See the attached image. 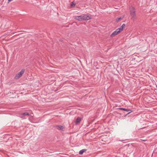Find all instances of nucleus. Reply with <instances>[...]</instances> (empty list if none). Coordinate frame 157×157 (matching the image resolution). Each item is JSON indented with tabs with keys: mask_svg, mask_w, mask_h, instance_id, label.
Instances as JSON below:
<instances>
[{
	"mask_svg": "<svg viewBox=\"0 0 157 157\" xmlns=\"http://www.w3.org/2000/svg\"><path fill=\"white\" fill-rule=\"evenodd\" d=\"M121 19V17H119V18H117V19H116V21H119Z\"/></svg>",
	"mask_w": 157,
	"mask_h": 157,
	"instance_id": "obj_14",
	"label": "nucleus"
},
{
	"mask_svg": "<svg viewBox=\"0 0 157 157\" xmlns=\"http://www.w3.org/2000/svg\"><path fill=\"white\" fill-rule=\"evenodd\" d=\"M120 32V30L117 29L116 31H114L110 35L111 37H113L117 35Z\"/></svg>",
	"mask_w": 157,
	"mask_h": 157,
	"instance_id": "obj_5",
	"label": "nucleus"
},
{
	"mask_svg": "<svg viewBox=\"0 0 157 157\" xmlns=\"http://www.w3.org/2000/svg\"><path fill=\"white\" fill-rule=\"evenodd\" d=\"M83 20H88L91 18V16L89 14L82 15Z\"/></svg>",
	"mask_w": 157,
	"mask_h": 157,
	"instance_id": "obj_3",
	"label": "nucleus"
},
{
	"mask_svg": "<svg viewBox=\"0 0 157 157\" xmlns=\"http://www.w3.org/2000/svg\"><path fill=\"white\" fill-rule=\"evenodd\" d=\"M29 114L28 113H23L22 115L21 116V117H22L23 116H25L26 115H29Z\"/></svg>",
	"mask_w": 157,
	"mask_h": 157,
	"instance_id": "obj_12",
	"label": "nucleus"
},
{
	"mask_svg": "<svg viewBox=\"0 0 157 157\" xmlns=\"http://www.w3.org/2000/svg\"><path fill=\"white\" fill-rule=\"evenodd\" d=\"M143 140V141H146V140Z\"/></svg>",
	"mask_w": 157,
	"mask_h": 157,
	"instance_id": "obj_16",
	"label": "nucleus"
},
{
	"mask_svg": "<svg viewBox=\"0 0 157 157\" xmlns=\"http://www.w3.org/2000/svg\"><path fill=\"white\" fill-rule=\"evenodd\" d=\"M125 24H124L122 25V26L120 28H118V29H119V30H120V32H121L124 29L125 27Z\"/></svg>",
	"mask_w": 157,
	"mask_h": 157,
	"instance_id": "obj_7",
	"label": "nucleus"
},
{
	"mask_svg": "<svg viewBox=\"0 0 157 157\" xmlns=\"http://www.w3.org/2000/svg\"><path fill=\"white\" fill-rule=\"evenodd\" d=\"M118 109H120V110H124V111H127V112L130 111L128 113V114L130 113H131L132 112V110H131L130 109H128L124 108H118Z\"/></svg>",
	"mask_w": 157,
	"mask_h": 157,
	"instance_id": "obj_6",
	"label": "nucleus"
},
{
	"mask_svg": "<svg viewBox=\"0 0 157 157\" xmlns=\"http://www.w3.org/2000/svg\"><path fill=\"white\" fill-rule=\"evenodd\" d=\"M25 72V69H22L21 71L18 74H17L15 76V78L18 79L20 78L22 75Z\"/></svg>",
	"mask_w": 157,
	"mask_h": 157,
	"instance_id": "obj_2",
	"label": "nucleus"
},
{
	"mask_svg": "<svg viewBox=\"0 0 157 157\" xmlns=\"http://www.w3.org/2000/svg\"><path fill=\"white\" fill-rule=\"evenodd\" d=\"M58 129L60 130H63L64 128V127L63 126H58Z\"/></svg>",
	"mask_w": 157,
	"mask_h": 157,
	"instance_id": "obj_11",
	"label": "nucleus"
},
{
	"mask_svg": "<svg viewBox=\"0 0 157 157\" xmlns=\"http://www.w3.org/2000/svg\"><path fill=\"white\" fill-rule=\"evenodd\" d=\"M125 24H124L122 25V26L120 28H118V29H119V30H120V32H121L124 29L125 27Z\"/></svg>",
	"mask_w": 157,
	"mask_h": 157,
	"instance_id": "obj_8",
	"label": "nucleus"
},
{
	"mask_svg": "<svg viewBox=\"0 0 157 157\" xmlns=\"http://www.w3.org/2000/svg\"><path fill=\"white\" fill-rule=\"evenodd\" d=\"M130 15L132 17V19H134L136 18V10L133 7L130 8Z\"/></svg>",
	"mask_w": 157,
	"mask_h": 157,
	"instance_id": "obj_1",
	"label": "nucleus"
},
{
	"mask_svg": "<svg viewBox=\"0 0 157 157\" xmlns=\"http://www.w3.org/2000/svg\"><path fill=\"white\" fill-rule=\"evenodd\" d=\"M86 151V149H82V150H80L79 151V154H80V155H82L83 154V153L85 152V151Z\"/></svg>",
	"mask_w": 157,
	"mask_h": 157,
	"instance_id": "obj_10",
	"label": "nucleus"
},
{
	"mask_svg": "<svg viewBox=\"0 0 157 157\" xmlns=\"http://www.w3.org/2000/svg\"><path fill=\"white\" fill-rule=\"evenodd\" d=\"M82 15L79 16H75L74 18L75 19H76L79 21L83 20Z\"/></svg>",
	"mask_w": 157,
	"mask_h": 157,
	"instance_id": "obj_4",
	"label": "nucleus"
},
{
	"mask_svg": "<svg viewBox=\"0 0 157 157\" xmlns=\"http://www.w3.org/2000/svg\"><path fill=\"white\" fill-rule=\"evenodd\" d=\"M13 0H8V2H9Z\"/></svg>",
	"mask_w": 157,
	"mask_h": 157,
	"instance_id": "obj_15",
	"label": "nucleus"
},
{
	"mask_svg": "<svg viewBox=\"0 0 157 157\" xmlns=\"http://www.w3.org/2000/svg\"><path fill=\"white\" fill-rule=\"evenodd\" d=\"M81 121V119L79 117H77L76 122V124H77L78 123H79Z\"/></svg>",
	"mask_w": 157,
	"mask_h": 157,
	"instance_id": "obj_9",
	"label": "nucleus"
},
{
	"mask_svg": "<svg viewBox=\"0 0 157 157\" xmlns=\"http://www.w3.org/2000/svg\"><path fill=\"white\" fill-rule=\"evenodd\" d=\"M75 4L73 2H72L71 5V6L74 7L75 6Z\"/></svg>",
	"mask_w": 157,
	"mask_h": 157,
	"instance_id": "obj_13",
	"label": "nucleus"
}]
</instances>
